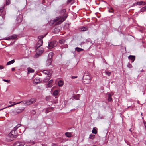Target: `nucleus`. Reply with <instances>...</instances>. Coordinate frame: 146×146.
I'll return each instance as SVG.
<instances>
[{
    "label": "nucleus",
    "mask_w": 146,
    "mask_h": 146,
    "mask_svg": "<svg viewBox=\"0 0 146 146\" xmlns=\"http://www.w3.org/2000/svg\"><path fill=\"white\" fill-rule=\"evenodd\" d=\"M10 39H11L10 38V36L9 37L7 38L6 39V40H9Z\"/></svg>",
    "instance_id": "obj_49"
},
{
    "label": "nucleus",
    "mask_w": 146,
    "mask_h": 146,
    "mask_svg": "<svg viewBox=\"0 0 146 146\" xmlns=\"http://www.w3.org/2000/svg\"><path fill=\"white\" fill-rule=\"evenodd\" d=\"M65 135L67 137H70L71 136V134L69 132H66L65 133Z\"/></svg>",
    "instance_id": "obj_26"
},
{
    "label": "nucleus",
    "mask_w": 146,
    "mask_h": 146,
    "mask_svg": "<svg viewBox=\"0 0 146 146\" xmlns=\"http://www.w3.org/2000/svg\"><path fill=\"white\" fill-rule=\"evenodd\" d=\"M127 66L130 68H131L132 67V65L129 63L128 65H127Z\"/></svg>",
    "instance_id": "obj_40"
},
{
    "label": "nucleus",
    "mask_w": 146,
    "mask_h": 146,
    "mask_svg": "<svg viewBox=\"0 0 146 146\" xmlns=\"http://www.w3.org/2000/svg\"><path fill=\"white\" fill-rule=\"evenodd\" d=\"M43 72L44 74L47 75L48 76H50V77L52 74V70H50L49 71L44 70L43 71Z\"/></svg>",
    "instance_id": "obj_11"
},
{
    "label": "nucleus",
    "mask_w": 146,
    "mask_h": 146,
    "mask_svg": "<svg viewBox=\"0 0 146 146\" xmlns=\"http://www.w3.org/2000/svg\"><path fill=\"white\" fill-rule=\"evenodd\" d=\"M21 125L20 124H18L17 126L14 127L13 129L16 131L17 130V129L20 127Z\"/></svg>",
    "instance_id": "obj_27"
},
{
    "label": "nucleus",
    "mask_w": 146,
    "mask_h": 146,
    "mask_svg": "<svg viewBox=\"0 0 146 146\" xmlns=\"http://www.w3.org/2000/svg\"><path fill=\"white\" fill-rule=\"evenodd\" d=\"M73 0H68L67 1V4H69L72 2Z\"/></svg>",
    "instance_id": "obj_41"
},
{
    "label": "nucleus",
    "mask_w": 146,
    "mask_h": 146,
    "mask_svg": "<svg viewBox=\"0 0 146 146\" xmlns=\"http://www.w3.org/2000/svg\"><path fill=\"white\" fill-rule=\"evenodd\" d=\"M11 103V102H9V103Z\"/></svg>",
    "instance_id": "obj_61"
},
{
    "label": "nucleus",
    "mask_w": 146,
    "mask_h": 146,
    "mask_svg": "<svg viewBox=\"0 0 146 146\" xmlns=\"http://www.w3.org/2000/svg\"><path fill=\"white\" fill-rule=\"evenodd\" d=\"M15 62V60L14 59L11 61H9L7 63V65H9L13 64Z\"/></svg>",
    "instance_id": "obj_21"
},
{
    "label": "nucleus",
    "mask_w": 146,
    "mask_h": 146,
    "mask_svg": "<svg viewBox=\"0 0 146 146\" xmlns=\"http://www.w3.org/2000/svg\"><path fill=\"white\" fill-rule=\"evenodd\" d=\"M129 107H130V106H128V107H127V108H129Z\"/></svg>",
    "instance_id": "obj_62"
},
{
    "label": "nucleus",
    "mask_w": 146,
    "mask_h": 146,
    "mask_svg": "<svg viewBox=\"0 0 146 146\" xmlns=\"http://www.w3.org/2000/svg\"><path fill=\"white\" fill-rule=\"evenodd\" d=\"M57 42L56 41H52L48 42V48L51 49L55 47L57 45Z\"/></svg>",
    "instance_id": "obj_5"
},
{
    "label": "nucleus",
    "mask_w": 146,
    "mask_h": 146,
    "mask_svg": "<svg viewBox=\"0 0 146 146\" xmlns=\"http://www.w3.org/2000/svg\"><path fill=\"white\" fill-rule=\"evenodd\" d=\"M50 111V110L49 109V108L48 107L45 109V113H47Z\"/></svg>",
    "instance_id": "obj_33"
},
{
    "label": "nucleus",
    "mask_w": 146,
    "mask_h": 146,
    "mask_svg": "<svg viewBox=\"0 0 146 146\" xmlns=\"http://www.w3.org/2000/svg\"><path fill=\"white\" fill-rule=\"evenodd\" d=\"M11 70L12 71H13L15 70V68H12Z\"/></svg>",
    "instance_id": "obj_51"
},
{
    "label": "nucleus",
    "mask_w": 146,
    "mask_h": 146,
    "mask_svg": "<svg viewBox=\"0 0 146 146\" xmlns=\"http://www.w3.org/2000/svg\"><path fill=\"white\" fill-rule=\"evenodd\" d=\"M135 4L136 5H146V3L143 1L136 2Z\"/></svg>",
    "instance_id": "obj_15"
},
{
    "label": "nucleus",
    "mask_w": 146,
    "mask_h": 146,
    "mask_svg": "<svg viewBox=\"0 0 146 146\" xmlns=\"http://www.w3.org/2000/svg\"><path fill=\"white\" fill-rule=\"evenodd\" d=\"M88 27H82L81 28L80 31H84L88 30Z\"/></svg>",
    "instance_id": "obj_18"
},
{
    "label": "nucleus",
    "mask_w": 146,
    "mask_h": 146,
    "mask_svg": "<svg viewBox=\"0 0 146 146\" xmlns=\"http://www.w3.org/2000/svg\"><path fill=\"white\" fill-rule=\"evenodd\" d=\"M91 78L88 75L83 76L82 79V82L84 84H88L90 83Z\"/></svg>",
    "instance_id": "obj_4"
},
{
    "label": "nucleus",
    "mask_w": 146,
    "mask_h": 146,
    "mask_svg": "<svg viewBox=\"0 0 146 146\" xmlns=\"http://www.w3.org/2000/svg\"><path fill=\"white\" fill-rule=\"evenodd\" d=\"M58 94V90H56L54 91L53 94L54 96H57Z\"/></svg>",
    "instance_id": "obj_24"
},
{
    "label": "nucleus",
    "mask_w": 146,
    "mask_h": 146,
    "mask_svg": "<svg viewBox=\"0 0 146 146\" xmlns=\"http://www.w3.org/2000/svg\"><path fill=\"white\" fill-rule=\"evenodd\" d=\"M75 50L78 52H80L84 51V50L79 47H76L75 48Z\"/></svg>",
    "instance_id": "obj_17"
},
{
    "label": "nucleus",
    "mask_w": 146,
    "mask_h": 146,
    "mask_svg": "<svg viewBox=\"0 0 146 146\" xmlns=\"http://www.w3.org/2000/svg\"><path fill=\"white\" fill-rule=\"evenodd\" d=\"M105 73L106 75L110 76L111 74V72L109 71H105Z\"/></svg>",
    "instance_id": "obj_34"
},
{
    "label": "nucleus",
    "mask_w": 146,
    "mask_h": 146,
    "mask_svg": "<svg viewBox=\"0 0 146 146\" xmlns=\"http://www.w3.org/2000/svg\"><path fill=\"white\" fill-rule=\"evenodd\" d=\"M44 35L39 36L38 37V40H42V39L45 36Z\"/></svg>",
    "instance_id": "obj_32"
},
{
    "label": "nucleus",
    "mask_w": 146,
    "mask_h": 146,
    "mask_svg": "<svg viewBox=\"0 0 146 146\" xmlns=\"http://www.w3.org/2000/svg\"><path fill=\"white\" fill-rule=\"evenodd\" d=\"M34 72V70L33 69H29L28 70V72L29 73H33Z\"/></svg>",
    "instance_id": "obj_37"
},
{
    "label": "nucleus",
    "mask_w": 146,
    "mask_h": 146,
    "mask_svg": "<svg viewBox=\"0 0 146 146\" xmlns=\"http://www.w3.org/2000/svg\"><path fill=\"white\" fill-rule=\"evenodd\" d=\"M108 11L109 12H110V13H113V11L111 10L110 9H109V10H108Z\"/></svg>",
    "instance_id": "obj_50"
},
{
    "label": "nucleus",
    "mask_w": 146,
    "mask_h": 146,
    "mask_svg": "<svg viewBox=\"0 0 146 146\" xmlns=\"http://www.w3.org/2000/svg\"><path fill=\"white\" fill-rule=\"evenodd\" d=\"M7 108V107L4 108H3V109H1L0 110H3V109H5V108Z\"/></svg>",
    "instance_id": "obj_57"
},
{
    "label": "nucleus",
    "mask_w": 146,
    "mask_h": 146,
    "mask_svg": "<svg viewBox=\"0 0 146 146\" xmlns=\"http://www.w3.org/2000/svg\"><path fill=\"white\" fill-rule=\"evenodd\" d=\"M95 135L91 134L89 136V138L90 139H93L95 138Z\"/></svg>",
    "instance_id": "obj_25"
},
{
    "label": "nucleus",
    "mask_w": 146,
    "mask_h": 146,
    "mask_svg": "<svg viewBox=\"0 0 146 146\" xmlns=\"http://www.w3.org/2000/svg\"><path fill=\"white\" fill-rule=\"evenodd\" d=\"M52 82L53 80L52 79L49 82H48L47 84V85L48 87H51L52 86Z\"/></svg>",
    "instance_id": "obj_22"
},
{
    "label": "nucleus",
    "mask_w": 146,
    "mask_h": 146,
    "mask_svg": "<svg viewBox=\"0 0 146 146\" xmlns=\"http://www.w3.org/2000/svg\"><path fill=\"white\" fill-rule=\"evenodd\" d=\"M11 3L10 0H6V5H8L10 4Z\"/></svg>",
    "instance_id": "obj_36"
},
{
    "label": "nucleus",
    "mask_w": 146,
    "mask_h": 146,
    "mask_svg": "<svg viewBox=\"0 0 146 146\" xmlns=\"http://www.w3.org/2000/svg\"><path fill=\"white\" fill-rule=\"evenodd\" d=\"M50 78V76H48L47 78H46L43 81L44 82H46L49 80Z\"/></svg>",
    "instance_id": "obj_31"
},
{
    "label": "nucleus",
    "mask_w": 146,
    "mask_h": 146,
    "mask_svg": "<svg viewBox=\"0 0 146 146\" xmlns=\"http://www.w3.org/2000/svg\"><path fill=\"white\" fill-rule=\"evenodd\" d=\"M36 101V99L35 98H31L29 100H27L26 101H22L21 102L17 103V104H19L20 102L23 104L25 106L30 105L31 104L34 103Z\"/></svg>",
    "instance_id": "obj_2"
},
{
    "label": "nucleus",
    "mask_w": 146,
    "mask_h": 146,
    "mask_svg": "<svg viewBox=\"0 0 146 146\" xmlns=\"http://www.w3.org/2000/svg\"><path fill=\"white\" fill-rule=\"evenodd\" d=\"M10 133L12 134L15 136V138H16L17 137L18 133L17 132L14 130L13 129L11 130Z\"/></svg>",
    "instance_id": "obj_13"
},
{
    "label": "nucleus",
    "mask_w": 146,
    "mask_h": 146,
    "mask_svg": "<svg viewBox=\"0 0 146 146\" xmlns=\"http://www.w3.org/2000/svg\"><path fill=\"white\" fill-rule=\"evenodd\" d=\"M84 44V42H82L80 44H78V45H82Z\"/></svg>",
    "instance_id": "obj_42"
},
{
    "label": "nucleus",
    "mask_w": 146,
    "mask_h": 146,
    "mask_svg": "<svg viewBox=\"0 0 146 146\" xmlns=\"http://www.w3.org/2000/svg\"><path fill=\"white\" fill-rule=\"evenodd\" d=\"M25 144L24 141L16 142L13 145V146H23Z\"/></svg>",
    "instance_id": "obj_8"
},
{
    "label": "nucleus",
    "mask_w": 146,
    "mask_h": 146,
    "mask_svg": "<svg viewBox=\"0 0 146 146\" xmlns=\"http://www.w3.org/2000/svg\"><path fill=\"white\" fill-rule=\"evenodd\" d=\"M34 82L36 83V84H38L40 83V79H37L36 78L35 79Z\"/></svg>",
    "instance_id": "obj_20"
},
{
    "label": "nucleus",
    "mask_w": 146,
    "mask_h": 146,
    "mask_svg": "<svg viewBox=\"0 0 146 146\" xmlns=\"http://www.w3.org/2000/svg\"><path fill=\"white\" fill-rule=\"evenodd\" d=\"M18 36L17 35L13 34L12 35L10 36V38L11 39L14 40Z\"/></svg>",
    "instance_id": "obj_16"
},
{
    "label": "nucleus",
    "mask_w": 146,
    "mask_h": 146,
    "mask_svg": "<svg viewBox=\"0 0 146 146\" xmlns=\"http://www.w3.org/2000/svg\"><path fill=\"white\" fill-rule=\"evenodd\" d=\"M58 84L59 86H61L63 85V82L62 80H60L58 82Z\"/></svg>",
    "instance_id": "obj_23"
},
{
    "label": "nucleus",
    "mask_w": 146,
    "mask_h": 146,
    "mask_svg": "<svg viewBox=\"0 0 146 146\" xmlns=\"http://www.w3.org/2000/svg\"><path fill=\"white\" fill-rule=\"evenodd\" d=\"M42 3H45V0H43Z\"/></svg>",
    "instance_id": "obj_56"
},
{
    "label": "nucleus",
    "mask_w": 146,
    "mask_h": 146,
    "mask_svg": "<svg viewBox=\"0 0 146 146\" xmlns=\"http://www.w3.org/2000/svg\"><path fill=\"white\" fill-rule=\"evenodd\" d=\"M108 95V102H111L112 101V100L111 98V95L109 93Z\"/></svg>",
    "instance_id": "obj_19"
},
{
    "label": "nucleus",
    "mask_w": 146,
    "mask_h": 146,
    "mask_svg": "<svg viewBox=\"0 0 146 146\" xmlns=\"http://www.w3.org/2000/svg\"><path fill=\"white\" fill-rule=\"evenodd\" d=\"M31 143H32L33 144H34L35 143L34 142V141H32L31 142Z\"/></svg>",
    "instance_id": "obj_52"
},
{
    "label": "nucleus",
    "mask_w": 146,
    "mask_h": 146,
    "mask_svg": "<svg viewBox=\"0 0 146 146\" xmlns=\"http://www.w3.org/2000/svg\"><path fill=\"white\" fill-rule=\"evenodd\" d=\"M22 16L21 15H19L16 19V21L18 23H20L22 21Z\"/></svg>",
    "instance_id": "obj_12"
},
{
    "label": "nucleus",
    "mask_w": 146,
    "mask_h": 146,
    "mask_svg": "<svg viewBox=\"0 0 146 146\" xmlns=\"http://www.w3.org/2000/svg\"><path fill=\"white\" fill-rule=\"evenodd\" d=\"M105 141H104V143L105 144H107L108 142V140L107 137H105Z\"/></svg>",
    "instance_id": "obj_39"
},
{
    "label": "nucleus",
    "mask_w": 146,
    "mask_h": 146,
    "mask_svg": "<svg viewBox=\"0 0 146 146\" xmlns=\"http://www.w3.org/2000/svg\"><path fill=\"white\" fill-rule=\"evenodd\" d=\"M49 109L50 110V111H51V110H52L54 109V108L52 107H49Z\"/></svg>",
    "instance_id": "obj_45"
},
{
    "label": "nucleus",
    "mask_w": 146,
    "mask_h": 146,
    "mask_svg": "<svg viewBox=\"0 0 146 146\" xmlns=\"http://www.w3.org/2000/svg\"><path fill=\"white\" fill-rule=\"evenodd\" d=\"M13 105H14L13 104L11 105H10L8 107H11V106H13Z\"/></svg>",
    "instance_id": "obj_54"
},
{
    "label": "nucleus",
    "mask_w": 146,
    "mask_h": 146,
    "mask_svg": "<svg viewBox=\"0 0 146 146\" xmlns=\"http://www.w3.org/2000/svg\"><path fill=\"white\" fill-rule=\"evenodd\" d=\"M14 136L12 134L9 133L6 137V139L8 142L11 141L13 140L15 138Z\"/></svg>",
    "instance_id": "obj_7"
},
{
    "label": "nucleus",
    "mask_w": 146,
    "mask_h": 146,
    "mask_svg": "<svg viewBox=\"0 0 146 146\" xmlns=\"http://www.w3.org/2000/svg\"><path fill=\"white\" fill-rule=\"evenodd\" d=\"M44 52V49L43 48H39L36 52L35 54V57L36 58H38L39 56H40Z\"/></svg>",
    "instance_id": "obj_6"
},
{
    "label": "nucleus",
    "mask_w": 146,
    "mask_h": 146,
    "mask_svg": "<svg viewBox=\"0 0 146 146\" xmlns=\"http://www.w3.org/2000/svg\"><path fill=\"white\" fill-rule=\"evenodd\" d=\"M3 80L6 82H10V80H6L5 79H3Z\"/></svg>",
    "instance_id": "obj_44"
},
{
    "label": "nucleus",
    "mask_w": 146,
    "mask_h": 146,
    "mask_svg": "<svg viewBox=\"0 0 146 146\" xmlns=\"http://www.w3.org/2000/svg\"><path fill=\"white\" fill-rule=\"evenodd\" d=\"M24 108H23L22 109H15V110L12 112V113L13 114L17 115L22 112L24 110Z\"/></svg>",
    "instance_id": "obj_9"
},
{
    "label": "nucleus",
    "mask_w": 146,
    "mask_h": 146,
    "mask_svg": "<svg viewBox=\"0 0 146 146\" xmlns=\"http://www.w3.org/2000/svg\"><path fill=\"white\" fill-rule=\"evenodd\" d=\"M50 97L49 96L46 97V99L47 101H48L49 100Z\"/></svg>",
    "instance_id": "obj_43"
},
{
    "label": "nucleus",
    "mask_w": 146,
    "mask_h": 146,
    "mask_svg": "<svg viewBox=\"0 0 146 146\" xmlns=\"http://www.w3.org/2000/svg\"><path fill=\"white\" fill-rule=\"evenodd\" d=\"M43 40H38L36 45V46L35 48L36 50L37 49L39 48L40 47L42 44Z\"/></svg>",
    "instance_id": "obj_10"
},
{
    "label": "nucleus",
    "mask_w": 146,
    "mask_h": 146,
    "mask_svg": "<svg viewBox=\"0 0 146 146\" xmlns=\"http://www.w3.org/2000/svg\"><path fill=\"white\" fill-rule=\"evenodd\" d=\"M53 54V53H50L48 55V58L46 62V66H48L50 65H52V56Z\"/></svg>",
    "instance_id": "obj_3"
},
{
    "label": "nucleus",
    "mask_w": 146,
    "mask_h": 146,
    "mask_svg": "<svg viewBox=\"0 0 146 146\" xmlns=\"http://www.w3.org/2000/svg\"><path fill=\"white\" fill-rule=\"evenodd\" d=\"M32 113H33V114H34L36 112L35 110H33L32 111Z\"/></svg>",
    "instance_id": "obj_47"
},
{
    "label": "nucleus",
    "mask_w": 146,
    "mask_h": 146,
    "mask_svg": "<svg viewBox=\"0 0 146 146\" xmlns=\"http://www.w3.org/2000/svg\"><path fill=\"white\" fill-rule=\"evenodd\" d=\"M77 78V76H73L72 77V79H74L76 78Z\"/></svg>",
    "instance_id": "obj_48"
},
{
    "label": "nucleus",
    "mask_w": 146,
    "mask_h": 146,
    "mask_svg": "<svg viewBox=\"0 0 146 146\" xmlns=\"http://www.w3.org/2000/svg\"><path fill=\"white\" fill-rule=\"evenodd\" d=\"M145 11H146V8H145V6L143 7L140 10L141 12H143Z\"/></svg>",
    "instance_id": "obj_35"
},
{
    "label": "nucleus",
    "mask_w": 146,
    "mask_h": 146,
    "mask_svg": "<svg viewBox=\"0 0 146 146\" xmlns=\"http://www.w3.org/2000/svg\"><path fill=\"white\" fill-rule=\"evenodd\" d=\"M66 11V9H62L60 13L61 15H63V16H61L56 17V19L53 20L54 22L58 21L57 23V24L58 25L60 24L63 22L66 19L68 16V15L65 13Z\"/></svg>",
    "instance_id": "obj_1"
},
{
    "label": "nucleus",
    "mask_w": 146,
    "mask_h": 146,
    "mask_svg": "<svg viewBox=\"0 0 146 146\" xmlns=\"http://www.w3.org/2000/svg\"><path fill=\"white\" fill-rule=\"evenodd\" d=\"M90 73L89 72H88L87 71V72H85V73L84 74V76H86V75H88V76H90Z\"/></svg>",
    "instance_id": "obj_38"
},
{
    "label": "nucleus",
    "mask_w": 146,
    "mask_h": 146,
    "mask_svg": "<svg viewBox=\"0 0 146 146\" xmlns=\"http://www.w3.org/2000/svg\"><path fill=\"white\" fill-rule=\"evenodd\" d=\"M129 131L131 132H132L131 129V128L129 129Z\"/></svg>",
    "instance_id": "obj_58"
},
{
    "label": "nucleus",
    "mask_w": 146,
    "mask_h": 146,
    "mask_svg": "<svg viewBox=\"0 0 146 146\" xmlns=\"http://www.w3.org/2000/svg\"><path fill=\"white\" fill-rule=\"evenodd\" d=\"M96 127H94L93 129L92 130V132L93 133L96 134L97 133V130L96 129Z\"/></svg>",
    "instance_id": "obj_29"
},
{
    "label": "nucleus",
    "mask_w": 146,
    "mask_h": 146,
    "mask_svg": "<svg viewBox=\"0 0 146 146\" xmlns=\"http://www.w3.org/2000/svg\"><path fill=\"white\" fill-rule=\"evenodd\" d=\"M4 68V67L1 65H0V69H2Z\"/></svg>",
    "instance_id": "obj_46"
},
{
    "label": "nucleus",
    "mask_w": 146,
    "mask_h": 146,
    "mask_svg": "<svg viewBox=\"0 0 146 146\" xmlns=\"http://www.w3.org/2000/svg\"><path fill=\"white\" fill-rule=\"evenodd\" d=\"M110 9V10H111L113 11V8H112L111 7V8Z\"/></svg>",
    "instance_id": "obj_53"
},
{
    "label": "nucleus",
    "mask_w": 146,
    "mask_h": 146,
    "mask_svg": "<svg viewBox=\"0 0 146 146\" xmlns=\"http://www.w3.org/2000/svg\"><path fill=\"white\" fill-rule=\"evenodd\" d=\"M144 71L143 69H142V70H141V72H144Z\"/></svg>",
    "instance_id": "obj_59"
},
{
    "label": "nucleus",
    "mask_w": 146,
    "mask_h": 146,
    "mask_svg": "<svg viewBox=\"0 0 146 146\" xmlns=\"http://www.w3.org/2000/svg\"><path fill=\"white\" fill-rule=\"evenodd\" d=\"M128 58L132 61L131 63L133 62L135 60V57L133 55H130L128 56Z\"/></svg>",
    "instance_id": "obj_14"
},
{
    "label": "nucleus",
    "mask_w": 146,
    "mask_h": 146,
    "mask_svg": "<svg viewBox=\"0 0 146 146\" xmlns=\"http://www.w3.org/2000/svg\"><path fill=\"white\" fill-rule=\"evenodd\" d=\"M21 125L20 124H18L17 126L14 127L13 129L16 131L17 130V129L20 127Z\"/></svg>",
    "instance_id": "obj_28"
},
{
    "label": "nucleus",
    "mask_w": 146,
    "mask_h": 146,
    "mask_svg": "<svg viewBox=\"0 0 146 146\" xmlns=\"http://www.w3.org/2000/svg\"><path fill=\"white\" fill-rule=\"evenodd\" d=\"M65 41V40L64 39H61L59 40V42L60 44H64Z\"/></svg>",
    "instance_id": "obj_30"
},
{
    "label": "nucleus",
    "mask_w": 146,
    "mask_h": 146,
    "mask_svg": "<svg viewBox=\"0 0 146 146\" xmlns=\"http://www.w3.org/2000/svg\"><path fill=\"white\" fill-rule=\"evenodd\" d=\"M54 144H54V143H53V144H52V146H53V145H54Z\"/></svg>",
    "instance_id": "obj_60"
},
{
    "label": "nucleus",
    "mask_w": 146,
    "mask_h": 146,
    "mask_svg": "<svg viewBox=\"0 0 146 146\" xmlns=\"http://www.w3.org/2000/svg\"><path fill=\"white\" fill-rule=\"evenodd\" d=\"M143 122L145 126L146 127V125H145V124H146V122L145 121H144Z\"/></svg>",
    "instance_id": "obj_55"
}]
</instances>
